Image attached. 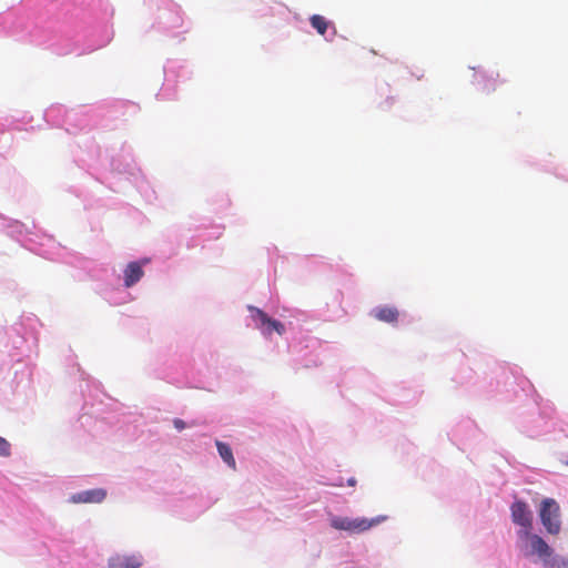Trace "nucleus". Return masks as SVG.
Returning <instances> with one entry per match:
<instances>
[{"mask_svg":"<svg viewBox=\"0 0 568 568\" xmlns=\"http://www.w3.org/2000/svg\"><path fill=\"white\" fill-rule=\"evenodd\" d=\"M517 536L520 551L525 557L538 556L545 565H549L552 549L540 536L532 534L531 530H518Z\"/></svg>","mask_w":568,"mask_h":568,"instance_id":"nucleus-1","label":"nucleus"},{"mask_svg":"<svg viewBox=\"0 0 568 568\" xmlns=\"http://www.w3.org/2000/svg\"><path fill=\"white\" fill-rule=\"evenodd\" d=\"M540 520L547 532L558 535L560 531V507L552 498H545L539 509Z\"/></svg>","mask_w":568,"mask_h":568,"instance_id":"nucleus-2","label":"nucleus"},{"mask_svg":"<svg viewBox=\"0 0 568 568\" xmlns=\"http://www.w3.org/2000/svg\"><path fill=\"white\" fill-rule=\"evenodd\" d=\"M382 518H348V517H334L331 520V526L337 530H345L351 534H361L367 531L372 527L378 525Z\"/></svg>","mask_w":568,"mask_h":568,"instance_id":"nucleus-3","label":"nucleus"},{"mask_svg":"<svg viewBox=\"0 0 568 568\" xmlns=\"http://www.w3.org/2000/svg\"><path fill=\"white\" fill-rule=\"evenodd\" d=\"M250 312L252 313V318L255 323V326L266 336L271 335L273 332H276L278 335H283L285 333V326L277 320L271 318L264 311L250 306Z\"/></svg>","mask_w":568,"mask_h":568,"instance_id":"nucleus-4","label":"nucleus"},{"mask_svg":"<svg viewBox=\"0 0 568 568\" xmlns=\"http://www.w3.org/2000/svg\"><path fill=\"white\" fill-rule=\"evenodd\" d=\"M513 523L520 526L519 530L532 529V513L525 501L517 500L510 506Z\"/></svg>","mask_w":568,"mask_h":568,"instance_id":"nucleus-5","label":"nucleus"},{"mask_svg":"<svg viewBox=\"0 0 568 568\" xmlns=\"http://www.w3.org/2000/svg\"><path fill=\"white\" fill-rule=\"evenodd\" d=\"M142 560L138 556L115 555L109 559L108 568H140Z\"/></svg>","mask_w":568,"mask_h":568,"instance_id":"nucleus-6","label":"nucleus"},{"mask_svg":"<svg viewBox=\"0 0 568 568\" xmlns=\"http://www.w3.org/2000/svg\"><path fill=\"white\" fill-rule=\"evenodd\" d=\"M106 497V491L102 488L85 490L71 497L73 503H101Z\"/></svg>","mask_w":568,"mask_h":568,"instance_id":"nucleus-7","label":"nucleus"},{"mask_svg":"<svg viewBox=\"0 0 568 568\" xmlns=\"http://www.w3.org/2000/svg\"><path fill=\"white\" fill-rule=\"evenodd\" d=\"M144 272L139 262H131L124 270V285L131 287L138 283L143 276Z\"/></svg>","mask_w":568,"mask_h":568,"instance_id":"nucleus-8","label":"nucleus"},{"mask_svg":"<svg viewBox=\"0 0 568 568\" xmlns=\"http://www.w3.org/2000/svg\"><path fill=\"white\" fill-rule=\"evenodd\" d=\"M373 315L378 321L394 324L397 322L399 313L396 307L382 306L373 310Z\"/></svg>","mask_w":568,"mask_h":568,"instance_id":"nucleus-9","label":"nucleus"},{"mask_svg":"<svg viewBox=\"0 0 568 568\" xmlns=\"http://www.w3.org/2000/svg\"><path fill=\"white\" fill-rule=\"evenodd\" d=\"M215 445L221 458L227 464V466H230L232 469H235L236 462L234 459L231 447L227 444L220 440H216Z\"/></svg>","mask_w":568,"mask_h":568,"instance_id":"nucleus-10","label":"nucleus"},{"mask_svg":"<svg viewBox=\"0 0 568 568\" xmlns=\"http://www.w3.org/2000/svg\"><path fill=\"white\" fill-rule=\"evenodd\" d=\"M311 26L321 34L324 36L328 28L327 20L320 14H314L310 19Z\"/></svg>","mask_w":568,"mask_h":568,"instance_id":"nucleus-11","label":"nucleus"},{"mask_svg":"<svg viewBox=\"0 0 568 568\" xmlns=\"http://www.w3.org/2000/svg\"><path fill=\"white\" fill-rule=\"evenodd\" d=\"M10 453V444L6 438L0 436V456L8 457Z\"/></svg>","mask_w":568,"mask_h":568,"instance_id":"nucleus-12","label":"nucleus"},{"mask_svg":"<svg viewBox=\"0 0 568 568\" xmlns=\"http://www.w3.org/2000/svg\"><path fill=\"white\" fill-rule=\"evenodd\" d=\"M173 424H174V427L178 429V430H183L185 428V423L180 419V418H175L173 420Z\"/></svg>","mask_w":568,"mask_h":568,"instance_id":"nucleus-13","label":"nucleus"},{"mask_svg":"<svg viewBox=\"0 0 568 568\" xmlns=\"http://www.w3.org/2000/svg\"><path fill=\"white\" fill-rule=\"evenodd\" d=\"M355 484H356V479L355 478L348 479V485L349 486H355Z\"/></svg>","mask_w":568,"mask_h":568,"instance_id":"nucleus-14","label":"nucleus"},{"mask_svg":"<svg viewBox=\"0 0 568 568\" xmlns=\"http://www.w3.org/2000/svg\"><path fill=\"white\" fill-rule=\"evenodd\" d=\"M485 88L487 90H495V85L494 84H485Z\"/></svg>","mask_w":568,"mask_h":568,"instance_id":"nucleus-15","label":"nucleus"},{"mask_svg":"<svg viewBox=\"0 0 568 568\" xmlns=\"http://www.w3.org/2000/svg\"><path fill=\"white\" fill-rule=\"evenodd\" d=\"M559 568H568V561H562Z\"/></svg>","mask_w":568,"mask_h":568,"instance_id":"nucleus-16","label":"nucleus"},{"mask_svg":"<svg viewBox=\"0 0 568 568\" xmlns=\"http://www.w3.org/2000/svg\"><path fill=\"white\" fill-rule=\"evenodd\" d=\"M494 73H495L494 71H491V72L489 73V79H490V80H495V79H494Z\"/></svg>","mask_w":568,"mask_h":568,"instance_id":"nucleus-17","label":"nucleus"}]
</instances>
